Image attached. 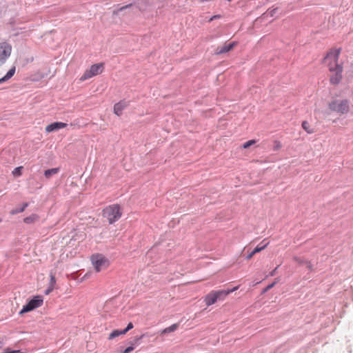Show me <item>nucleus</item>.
<instances>
[{"label": "nucleus", "instance_id": "obj_1", "mask_svg": "<svg viewBox=\"0 0 353 353\" xmlns=\"http://www.w3.org/2000/svg\"><path fill=\"white\" fill-rule=\"evenodd\" d=\"M328 110L339 115L347 114L350 111V101L347 99H334L327 104Z\"/></svg>", "mask_w": 353, "mask_h": 353}, {"label": "nucleus", "instance_id": "obj_2", "mask_svg": "<svg viewBox=\"0 0 353 353\" xmlns=\"http://www.w3.org/2000/svg\"><path fill=\"white\" fill-rule=\"evenodd\" d=\"M340 53V49H332L324 58L323 61L329 71H334L343 68L342 65L339 63Z\"/></svg>", "mask_w": 353, "mask_h": 353}, {"label": "nucleus", "instance_id": "obj_3", "mask_svg": "<svg viewBox=\"0 0 353 353\" xmlns=\"http://www.w3.org/2000/svg\"><path fill=\"white\" fill-rule=\"evenodd\" d=\"M121 215L122 212L118 204L110 205L103 210V216L108 219L110 224L118 221Z\"/></svg>", "mask_w": 353, "mask_h": 353}, {"label": "nucleus", "instance_id": "obj_4", "mask_svg": "<svg viewBox=\"0 0 353 353\" xmlns=\"http://www.w3.org/2000/svg\"><path fill=\"white\" fill-rule=\"evenodd\" d=\"M104 69L103 63H97L90 66L88 70H86L84 73L79 78L80 82H83L89 79L94 76L101 74Z\"/></svg>", "mask_w": 353, "mask_h": 353}, {"label": "nucleus", "instance_id": "obj_5", "mask_svg": "<svg viewBox=\"0 0 353 353\" xmlns=\"http://www.w3.org/2000/svg\"><path fill=\"white\" fill-rule=\"evenodd\" d=\"M92 263L95 270L99 272L109 266L108 260L102 254H96L91 256Z\"/></svg>", "mask_w": 353, "mask_h": 353}, {"label": "nucleus", "instance_id": "obj_6", "mask_svg": "<svg viewBox=\"0 0 353 353\" xmlns=\"http://www.w3.org/2000/svg\"><path fill=\"white\" fill-rule=\"evenodd\" d=\"M43 303V299L41 296H35L25 305L19 312L20 314L30 312L41 307Z\"/></svg>", "mask_w": 353, "mask_h": 353}, {"label": "nucleus", "instance_id": "obj_7", "mask_svg": "<svg viewBox=\"0 0 353 353\" xmlns=\"http://www.w3.org/2000/svg\"><path fill=\"white\" fill-rule=\"evenodd\" d=\"M12 46L6 41L0 43V66L3 65L10 57Z\"/></svg>", "mask_w": 353, "mask_h": 353}, {"label": "nucleus", "instance_id": "obj_8", "mask_svg": "<svg viewBox=\"0 0 353 353\" xmlns=\"http://www.w3.org/2000/svg\"><path fill=\"white\" fill-rule=\"evenodd\" d=\"M237 44H238L237 41H233L230 43H225L222 46H218L214 51V54L216 55H220L222 54L229 52L230 51L233 50V48L234 47H236L237 46Z\"/></svg>", "mask_w": 353, "mask_h": 353}, {"label": "nucleus", "instance_id": "obj_9", "mask_svg": "<svg viewBox=\"0 0 353 353\" xmlns=\"http://www.w3.org/2000/svg\"><path fill=\"white\" fill-rule=\"evenodd\" d=\"M330 82L332 85H338L343 79V68L334 71H330Z\"/></svg>", "mask_w": 353, "mask_h": 353}, {"label": "nucleus", "instance_id": "obj_10", "mask_svg": "<svg viewBox=\"0 0 353 353\" xmlns=\"http://www.w3.org/2000/svg\"><path fill=\"white\" fill-rule=\"evenodd\" d=\"M67 126V123L63 122H54L46 127V131L48 133L52 132L59 129L64 128Z\"/></svg>", "mask_w": 353, "mask_h": 353}, {"label": "nucleus", "instance_id": "obj_11", "mask_svg": "<svg viewBox=\"0 0 353 353\" xmlns=\"http://www.w3.org/2000/svg\"><path fill=\"white\" fill-rule=\"evenodd\" d=\"M265 241V239H264L259 245H258L254 249V250L250 252L247 256H246V259L247 260H250L251 259L253 256L256 254V253H258V252H260L261 251L263 250L269 244V242H266L265 243H264L263 245H262L264 242Z\"/></svg>", "mask_w": 353, "mask_h": 353}, {"label": "nucleus", "instance_id": "obj_12", "mask_svg": "<svg viewBox=\"0 0 353 353\" xmlns=\"http://www.w3.org/2000/svg\"><path fill=\"white\" fill-rule=\"evenodd\" d=\"M217 298L215 296L213 291H211L209 292L205 297H204V302L205 303V305L207 306L212 305L214 304L217 301Z\"/></svg>", "mask_w": 353, "mask_h": 353}, {"label": "nucleus", "instance_id": "obj_13", "mask_svg": "<svg viewBox=\"0 0 353 353\" xmlns=\"http://www.w3.org/2000/svg\"><path fill=\"white\" fill-rule=\"evenodd\" d=\"M15 71V66L12 67L5 76L0 77V84L11 79L14 76Z\"/></svg>", "mask_w": 353, "mask_h": 353}, {"label": "nucleus", "instance_id": "obj_14", "mask_svg": "<svg viewBox=\"0 0 353 353\" xmlns=\"http://www.w3.org/2000/svg\"><path fill=\"white\" fill-rule=\"evenodd\" d=\"M126 104L124 102H119L114 105V112L117 116L122 114L123 110L125 108Z\"/></svg>", "mask_w": 353, "mask_h": 353}, {"label": "nucleus", "instance_id": "obj_15", "mask_svg": "<svg viewBox=\"0 0 353 353\" xmlns=\"http://www.w3.org/2000/svg\"><path fill=\"white\" fill-rule=\"evenodd\" d=\"M39 216L37 214H32L23 219V222L26 224H33L39 220Z\"/></svg>", "mask_w": 353, "mask_h": 353}, {"label": "nucleus", "instance_id": "obj_16", "mask_svg": "<svg viewBox=\"0 0 353 353\" xmlns=\"http://www.w3.org/2000/svg\"><path fill=\"white\" fill-rule=\"evenodd\" d=\"M214 293L215 296L217 298V300L223 301L225 299V297L229 295V292H226V290H212Z\"/></svg>", "mask_w": 353, "mask_h": 353}, {"label": "nucleus", "instance_id": "obj_17", "mask_svg": "<svg viewBox=\"0 0 353 353\" xmlns=\"http://www.w3.org/2000/svg\"><path fill=\"white\" fill-rule=\"evenodd\" d=\"M59 172V168H58L46 170L44 172V176L46 179H50L52 175L57 174Z\"/></svg>", "mask_w": 353, "mask_h": 353}, {"label": "nucleus", "instance_id": "obj_18", "mask_svg": "<svg viewBox=\"0 0 353 353\" xmlns=\"http://www.w3.org/2000/svg\"><path fill=\"white\" fill-rule=\"evenodd\" d=\"M123 334H125L123 330H114L109 334L108 339V340H112L113 339Z\"/></svg>", "mask_w": 353, "mask_h": 353}, {"label": "nucleus", "instance_id": "obj_19", "mask_svg": "<svg viewBox=\"0 0 353 353\" xmlns=\"http://www.w3.org/2000/svg\"><path fill=\"white\" fill-rule=\"evenodd\" d=\"M28 206V203H23L21 208H19L12 210L10 212V214L14 215V214H16L18 213L23 212Z\"/></svg>", "mask_w": 353, "mask_h": 353}, {"label": "nucleus", "instance_id": "obj_20", "mask_svg": "<svg viewBox=\"0 0 353 353\" xmlns=\"http://www.w3.org/2000/svg\"><path fill=\"white\" fill-rule=\"evenodd\" d=\"M178 326L179 325H178L177 323L173 324L171 326L165 328L164 330H163L161 331V334H166V333L174 332V331H175L178 328Z\"/></svg>", "mask_w": 353, "mask_h": 353}, {"label": "nucleus", "instance_id": "obj_21", "mask_svg": "<svg viewBox=\"0 0 353 353\" xmlns=\"http://www.w3.org/2000/svg\"><path fill=\"white\" fill-rule=\"evenodd\" d=\"M302 128L308 133L312 134L314 132V131L310 128V125L309 123L306 121H304L302 123Z\"/></svg>", "mask_w": 353, "mask_h": 353}, {"label": "nucleus", "instance_id": "obj_22", "mask_svg": "<svg viewBox=\"0 0 353 353\" xmlns=\"http://www.w3.org/2000/svg\"><path fill=\"white\" fill-rule=\"evenodd\" d=\"M256 143L254 139L249 140L242 145L243 149H247Z\"/></svg>", "mask_w": 353, "mask_h": 353}, {"label": "nucleus", "instance_id": "obj_23", "mask_svg": "<svg viewBox=\"0 0 353 353\" xmlns=\"http://www.w3.org/2000/svg\"><path fill=\"white\" fill-rule=\"evenodd\" d=\"M50 283H49V286L54 288L55 285H56L55 276L52 273H50Z\"/></svg>", "mask_w": 353, "mask_h": 353}, {"label": "nucleus", "instance_id": "obj_24", "mask_svg": "<svg viewBox=\"0 0 353 353\" xmlns=\"http://www.w3.org/2000/svg\"><path fill=\"white\" fill-rule=\"evenodd\" d=\"M3 353H22V352L19 350H12L10 348H6L4 350V352Z\"/></svg>", "mask_w": 353, "mask_h": 353}, {"label": "nucleus", "instance_id": "obj_25", "mask_svg": "<svg viewBox=\"0 0 353 353\" xmlns=\"http://www.w3.org/2000/svg\"><path fill=\"white\" fill-rule=\"evenodd\" d=\"M21 169H22L21 166L16 168L12 172L13 174L20 176L21 174Z\"/></svg>", "mask_w": 353, "mask_h": 353}, {"label": "nucleus", "instance_id": "obj_26", "mask_svg": "<svg viewBox=\"0 0 353 353\" xmlns=\"http://www.w3.org/2000/svg\"><path fill=\"white\" fill-rule=\"evenodd\" d=\"M281 148V143L279 141H274V150H278Z\"/></svg>", "mask_w": 353, "mask_h": 353}, {"label": "nucleus", "instance_id": "obj_27", "mask_svg": "<svg viewBox=\"0 0 353 353\" xmlns=\"http://www.w3.org/2000/svg\"><path fill=\"white\" fill-rule=\"evenodd\" d=\"M133 327H134V326H133L132 323L130 322V323L128 324V325H127L126 328H125V329H124V330H123L124 333H125V334H126L129 330H130L131 329H132V328H133Z\"/></svg>", "mask_w": 353, "mask_h": 353}, {"label": "nucleus", "instance_id": "obj_28", "mask_svg": "<svg viewBox=\"0 0 353 353\" xmlns=\"http://www.w3.org/2000/svg\"><path fill=\"white\" fill-rule=\"evenodd\" d=\"M277 281L273 282L272 283L268 285L264 290H263V292H265L267 291H268L269 290H270L271 288H272L275 284L276 283Z\"/></svg>", "mask_w": 353, "mask_h": 353}, {"label": "nucleus", "instance_id": "obj_29", "mask_svg": "<svg viewBox=\"0 0 353 353\" xmlns=\"http://www.w3.org/2000/svg\"><path fill=\"white\" fill-rule=\"evenodd\" d=\"M133 350H134V347L133 346H130V347H128L127 348H125L122 352V353H130L132 351H133Z\"/></svg>", "mask_w": 353, "mask_h": 353}, {"label": "nucleus", "instance_id": "obj_30", "mask_svg": "<svg viewBox=\"0 0 353 353\" xmlns=\"http://www.w3.org/2000/svg\"><path fill=\"white\" fill-rule=\"evenodd\" d=\"M277 8H273L270 10H269L268 14L270 15V17H273L275 13L276 12Z\"/></svg>", "mask_w": 353, "mask_h": 353}, {"label": "nucleus", "instance_id": "obj_31", "mask_svg": "<svg viewBox=\"0 0 353 353\" xmlns=\"http://www.w3.org/2000/svg\"><path fill=\"white\" fill-rule=\"evenodd\" d=\"M293 260H294L295 262H296V263H300V264H301V263H303V261L302 260H301V259H300L299 257H297V256H294V257L293 258Z\"/></svg>", "mask_w": 353, "mask_h": 353}, {"label": "nucleus", "instance_id": "obj_32", "mask_svg": "<svg viewBox=\"0 0 353 353\" xmlns=\"http://www.w3.org/2000/svg\"><path fill=\"white\" fill-rule=\"evenodd\" d=\"M54 288H52V287H50L48 286V289L46 290L45 292V294L46 295L49 294L51 292H52V290H54Z\"/></svg>", "mask_w": 353, "mask_h": 353}, {"label": "nucleus", "instance_id": "obj_33", "mask_svg": "<svg viewBox=\"0 0 353 353\" xmlns=\"http://www.w3.org/2000/svg\"><path fill=\"white\" fill-rule=\"evenodd\" d=\"M239 288V286L234 287L232 289L226 290V292H229V294L234 291H236Z\"/></svg>", "mask_w": 353, "mask_h": 353}, {"label": "nucleus", "instance_id": "obj_34", "mask_svg": "<svg viewBox=\"0 0 353 353\" xmlns=\"http://www.w3.org/2000/svg\"><path fill=\"white\" fill-rule=\"evenodd\" d=\"M219 18H221V16H220V15H219V14H217V15H214V16H212V17L209 19V21H213V20H214V19H219Z\"/></svg>", "mask_w": 353, "mask_h": 353}, {"label": "nucleus", "instance_id": "obj_35", "mask_svg": "<svg viewBox=\"0 0 353 353\" xmlns=\"http://www.w3.org/2000/svg\"><path fill=\"white\" fill-rule=\"evenodd\" d=\"M131 5H132V4H128V5H127V6H123V7L120 8L118 10V12H119V11H122V10H123L124 9H125V8H127L130 7V6H131Z\"/></svg>", "mask_w": 353, "mask_h": 353}, {"label": "nucleus", "instance_id": "obj_36", "mask_svg": "<svg viewBox=\"0 0 353 353\" xmlns=\"http://www.w3.org/2000/svg\"><path fill=\"white\" fill-rule=\"evenodd\" d=\"M277 268H275L274 270H272L270 273V276H273L275 275V273H276V270Z\"/></svg>", "mask_w": 353, "mask_h": 353}, {"label": "nucleus", "instance_id": "obj_37", "mask_svg": "<svg viewBox=\"0 0 353 353\" xmlns=\"http://www.w3.org/2000/svg\"><path fill=\"white\" fill-rule=\"evenodd\" d=\"M143 336H144V334H142V335H141V336H139V338H136V339H135V340H136V341H138V340H139V339H142V338L143 337Z\"/></svg>", "mask_w": 353, "mask_h": 353}, {"label": "nucleus", "instance_id": "obj_38", "mask_svg": "<svg viewBox=\"0 0 353 353\" xmlns=\"http://www.w3.org/2000/svg\"><path fill=\"white\" fill-rule=\"evenodd\" d=\"M3 347V342L0 341V349H1Z\"/></svg>", "mask_w": 353, "mask_h": 353}, {"label": "nucleus", "instance_id": "obj_39", "mask_svg": "<svg viewBox=\"0 0 353 353\" xmlns=\"http://www.w3.org/2000/svg\"><path fill=\"white\" fill-rule=\"evenodd\" d=\"M308 268H311V264H310V263H309Z\"/></svg>", "mask_w": 353, "mask_h": 353}, {"label": "nucleus", "instance_id": "obj_40", "mask_svg": "<svg viewBox=\"0 0 353 353\" xmlns=\"http://www.w3.org/2000/svg\"><path fill=\"white\" fill-rule=\"evenodd\" d=\"M1 221H2V219L0 218V223H1Z\"/></svg>", "mask_w": 353, "mask_h": 353}]
</instances>
